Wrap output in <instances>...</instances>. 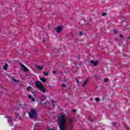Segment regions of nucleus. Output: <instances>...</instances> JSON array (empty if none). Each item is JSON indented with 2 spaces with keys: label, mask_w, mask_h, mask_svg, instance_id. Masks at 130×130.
Instances as JSON below:
<instances>
[{
  "label": "nucleus",
  "mask_w": 130,
  "mask_h": 130,
  "mask_svg": "<svg viewBox=\"0 0 130 130\" xmlns=\"http://www.w3.org/2000/svg\"><path fill=\"white\" fill-rule=\"evenodd\" d=\"M20 67L23 72H28V71H29L28 68H27V67L24 66L22 63H20Z\"/></svg>",
  "instance_id": "nucleus-5"
},
{
  "label": "nucleus",
  "mask_w": 130,
  "mask_h": 130,
  "mask_svg": "<svg viewBox=\"0 0 130 130\" xmlns=\"http://www.w3.org/2000/svg\"><path fill=\"white\" fill-rule=\"evenodd\" d=\"M93 78H94V80H97V79H98L97 75H94Z\"/></svg>",
  "instance_id": "nucleus-20"
},
{
  "label": "nucleus",
  "mask_w": 130,
  "mask_h": 130,
  "mask_svg": "<svg viewBox=\"0 0 130 130\" xmlns=\"http://www.w3.org/2000/svg\"><path fill=\"white\" fill-rule=\"evenodd\" d=\"M90 101H93V99H89Z\"/></svg>",
  "instance_id": "nucleus-30"
},
{
  "label": "nucleus",
  "mask_w": 130,
  "mask_h": 130,
  "mask_svg": "<svg viewBox=\"0 0 130 130\" xmlns=\"http://www.w3.org/2000/svg\"><path fill=\"white\" fill-rule=\"evenodd\" d=\"M106 15H107V13H103L102 14V16H103V17H105V16H106Z\"/></svg>",
  "instance_id": "nucleus-19"
},
{
  "label": "nucleus",
  "mask_w": 130,
  "mask_h": 130,
  "mask_svg": "<svg viewBox=\"0 0 130 130\" xmlns=\"http://www.w3.org/2000/svg\"><path fill=\"white\" fill-rule=\"evenodd\" d=\"M104 82H105V83H107V82H108V79L107 78H105L104 79Z\"/></svg>",
  "instance_id": "nucleus-18"
},
{
  "label": "nucleus",
  "mask_w": 130,
  "mask_h": 130,
  "mask_svg": "<svg viewBox=\"0 0 130 130\" xmlns=\"http://www.w3.org/2000/svg\"><path fill=\"white\" fill-rule=\"evenodd\" d=\"M44 76H45L46 77H47L48 76V73L47 72H43Z\"/></svg>",
  "instance_id": "nucleus-16"
},
{
  "label": "nucleus",
  "mask_w": 130,
  "mask_h": 130,
  "mask_svg": "<svg viewBox=\"0 0 130 130\" xmlns=\"http://www.w3.org/2000/svg\"><path fill=\"white\" fill-rule=\"evenodd\" d=\"M49 130H53V129H49Z\"/></svg>",
  "instance_id": "nucleus-33"
},
{
  "label": "nucleus",
  "mask_w": 130,
  "mask_h": 130,
  "mask_svg": "<svg viewBox=\"0 0 130 130\" xmlns=\"http://www.w3.org/2000/svg\"><path fill=\"white\" fill-rule=\"evenodd\" d=\"M62 87L63 88H66V84H62Z\"/></svg>",
  "instance_id": "nucleus-25"
},
{
  "label": "nucleus",
  "mask_w": 130,
  "mask_h": 130,
  "mask_svg": "<svg viewBox=\"0 0 130 130\" xmlns=\"http://www.w3.org/2000/svg\"><path fill=\"white\" fill-rule=\"evenodd\" d=\"M60 130H69L68 122L72 123L73 119L68 118L65 114H59L57 117Z\"/></svg>",
  "instance_id": "nucleus-1"
},
{
  "label": "nucleus",
  "mask_w": 130,
  "mask_h": 130,
  "mask_svg": "<svg viewBox=\"0 0 130 130\" xmlns=\"http://www.w3.org/2000/svg\"><path fill=\"white\" fill-rule=\"evenodd\" d=\"M8 122H10V120H12V118H9L8 119H7Z\"/></svg>",
  "instance_id": "nucleus-24"
},
{
  "label": "nucleus",
  "mask_w": 130,
  "mask_h": 130,
  "mask_svg": "<svg viewBox=\"0 0 130 130\" xmlns=\"http://www.w3.org/2000/svg\"><path fill=\"white\" fill-rule=\"evenodd\" d=\"M32 89V87L31 86H28L27 88H26V90L27 92H29V90H31Z\"/></svg>",
  "instance_id": "nucleus-15"
},
{
  "label": "nucleus",
  "mask_w": 130,
  "mask_h": 130,
  "mask_svg": "<svg viewBox=\"0 0 130 130\" xmlns=\"http://www.w3.org/2000/svg\"><path fill=\"white\" fill-rule=\"evenodd\" d=\"M12 81H13V82H14V83H17V84L20 83V80H19V79H16L15 78V77H12Z\"/></svg>",
  "instance_id": "nucleus-7"
},
{
  "label": "nucleus",
  "mask_w": 130,
  "mask_h": 130,
  "mask_svg": "<svg viewBox=\"0 0 130 130\" xmlns=\"http://www.w3.org/2000/svg\"><path fill=\"white\" fill-rule=\"evenodd\" d=\"M72 111H73V112H76V110L73 109V110H72Z\"/></svg>",
  "instance_id": "nucleus-29"
},
{
  "label": "nucleus",
  "mask_w": 130,
  "mask_h": 130,
  "mask_svg": "<svg viewBox=\"0 0 130 130\" xmlns=\"http://www.w3.org/2000/svg\"><path fill=\"white\" fill-rule=\"evenodd\" d=\"M8 64L5 63V66H3V70H4V71H7V70H8Z\"/></svg>",
  "instance_id": "nucleus-11"
},
{
  "label": "nucleus",
  "mask_w": 130,
  "mask_h": 130,
  "mask_svg": "<svg viewBox=\"0 0 130 130\" xmlns=\"http://www.w3.org/2000/svg\"><path fill=\"white\" fill-rule=\"evenodd\" d=\"M44 103H45V104L46 105V104H46V103H47V102H44Z\"/></svg>",
  "instance_id": "nucleus-31"
},
{
  "label": "nucleus",
  "mask_w": 130,
  "mask_h": 130,
  "mask_svg": "<svg viewBox=\"0 0 130 130\" xmlns=\"http://www.w3.org/2000/svg\"><path fill=\"white\" fill-rule=\"evenodd\" d=\"M36 68L37 70H39V71H42V70H43V67L39 65H36Z\"/></svg>",
  "instance_id": "nucleus-8"
},
{
  "label": "nucleus",
  "mask_w": 130,
  "mask_h": 130,
  "mask_svg": "<svg viewBox=\"0 0 130 130\" xmlns=\"http://www.w3.org/2000/svg\"><path fill=\"white\" fill-rule=\"evenodd\" d=\"M76 83L77 84V86H79V80L78 79H76Z\"/></svg>",
  "instance_id": "nucleus-23"
},
{
  "label": "nucleus",
  "mask_w": 130,
  "mask_h": 130,
  "mask_svg": "<svg viewBox=\"0 0 130 130\" xmlns=\"http://www.w3.org/2000/svg\"><path fill=\"white\" fill-rule=\"evenodd\" d=\"M16 117H18V114H16Z\"/></svg>",
  "instance_id": "nucleus-32"
},
{
  "label": "nucleus",
  "mask_w": 130,
  "mask_h": 130,
  "mask_svg": "<svg viewBox=\"0 0 130 130\" xmlns=\"http://www.w3.org/2000/svg\"><path fill=\"white\" fill-rule=\"evenodd\" d=\"M34 52L36 55H37V54H38V50L37 49H35Z\"/></svg>",
  "instance_id": "nucleus-14"
},
{
  "label": "nucleus",
  "mask_w": 130,
  "mask_h": 130,
  "mask_svg": "<svg viewBox=\"0 0 130 130\" xmlns=\"http://www.w3.org/2000/svg\"><path fill=\"white\" fill-rule=\"evenodd\" d=\"M126 129L127 130H130L129 127H128V126H126Z\"/></svg>",
  "instance_id": "nucleus-26"
},
{
  "label": "nucleus",
  "mask_w": 130,
  "mask_h": 130,
  "mask_svg": "<svg viewBox=\"0 0 130 130\" xmlns=\"http://www.w3.org/2000/svg\"><path fill=\"white\" fill-rule=\"evenodd\" d=\"M52 73H53V74H56V71H53L52 72Z\"/></svg>",
  "instance_id": "nucleus-27"
},
{
  "label": "nucleus",
  "mask_w": 130,
  "mask_h": 130,
  "mask_svg": "<svg viewBox=\"0 0 130 130\" xmlns=\"http://www.w3.org/2000/svg\"><path fill=\"white\" fill-rule=\"evenodd\" d=\"M120 37H121V36H122V35H120Z\"/></svg>",
  "instance_id": "nucleus-34"
},
{
  "label": "nucleus",
  "mask_w": 130,
  "mask_h": 130,
  "mask_svg": "<svg viewBox=\"0 0 130 130\" xmlns=\"http://www.w3.org/2000/svg\"><path fill=\"white\" fill-rule=\"evenodd\" d=\"M40 80L43 82V83H46V78L43 77L40 78Z\"/></svg>",
  "instance_id": "nucleus-12"
},
{
  "label": "nucleus",
  "mask_w": 130,
  "mask_h": 130,
  "mask_svg": "<svg viewBox=\"0 0 130 130\" xmlns=\"http://www.w3.org/2000/svg\"><path fill=\"white\" fill-rule=\"evenodd\" d=\"M113 32H114V34H116V33H117V30L114 29V30H113Z\"/></svg>",
  "instance_id": "nucleus-22"
},
{
  "label": "nucleus",
  "mask_w": 130,
  "mask_h": 130,
  "mask_svg": "<svg viewBox=\"0 0 130 130\" xmlns=\"http://www.w3.org/2000/svg\"><path fill=\"white\" fill-rule=\"evenodd\" d=\"M79 36H81V35H83V32H82V31H79Z\"/></svg>",
  "instance_id": "nucleus-21"
},
{
  "label": "nucleus",
  "mask_w": 130,
  "mask_h": 130,
  "mask_svg": "<svg viewBox=\"0 0 130 130\" xmlns=\"http://www.w3.org/2000/svg\"><path fill=\"white\" fill-rule=\"evenodd\" d=\"M55 30H56V31L57 32V33H60L62 31V26H57L55 28Z\"/></svg>",
  "instance_id": "nucleus-4"
},
{
  "label": "nucleus",
  "mask_w": 130,
  "mask_h": 130,
  "mask_svg": "<svg viewBox=\"0 0 130 130\" xmlns=\"http://www.w3.org/2000/svg\"><path fill=\"white\" fill-rule=\"evenodd\" d=\"M89 62L91 64H93L94 67H96L97 64H98V61H95L94 60H90Z\"/></svg>",
  "instance_id": "nucleus-6"
},
{
  "label": "nucleus",
  "mask_w": 130,
  "mask_h": 130,
  "mask_svg": "<svg viewBox=\"0 0 130 130\" xmlns=\"http://www.w3.org/2000/svg\"><path fill=\"white\" fill-rule=\"evenodd\" d=\"M28 98H29V99H30V100L32 102L35 101V99H34V98H32L31 95H28Z\"/></svg>",
  "instance_id": "nucleus-13"
},
{
  "label": "nucleus",
  "mask_w": 130,
  "mask_h": 130,
  "mask_svg": "<svg viewBox=\"0 0 130 130\" xmlns=\"http://www.w3.org/2000/svg\"><path fill=\"white\" fill-rule=\"evenodd\" d=\"M35 85L37 88H38L41 92H42L43 93H45V92H46V89L44 88V85H43L40 81H36Z\"/></svg>",
  "instance_id": "nucleus-2"
},
{
  "label": "nucleus",
  "mask_w": 130,
  "mask_h": 130,
  "mask_svg": "<svg viewBox=\"0 0 130 130\" xmlns=\"http://www.w3.org/2000/svg\"><path fill=\"white\" fill-rule=\"evenodd\" d=\"M100 101V99L99 98H95V102H99Z\"/></svg>",
  "instance_id": "nucleus-17"
},
{
  "label": "nucleus",
  "mask_w": 130,
  "mask_h": 130,
  "mask_svg": "<svg viewBox=\"0 0 130 130\" xmlns=\"http://www.w3.org/2000/svg\"><path fill=\"white\" fill-rule=\"evenodd\" d=\"M40 99H41V102H42V101H43V100H46V96L45 95H42L40 98Z\"/></svg>",
  "instance_id": "nucleus-10"
},
{
  "label": "nucleus",
  "mask_w": 130,
  "mask_h": 130,
  "mask_svg": "<svg viewBox=\"0 0 130 130\" xmlns=\"http://www.w3.org/2000/svg\"><path fill=\"white\" fill-rule=\"evenodd\" d=\"M28 115L30 118H36L37 112L36 110L34 109H31L29 112H28Z\"/></svg>",
  "instance_id": "nucleus-3"
},
{
  "label": "nucleus",
  "mask_w": 130,
  "mask_h": 130,
  "mask_svg": "<svg viewBox=\"0 0 130 130\" xmlns=\"http://www.w3.org/2000/svg\"><path fill=\"white\" fill-rule=\"evenodd\" d=\"M45 40H46V39L45 38L43 40V42H44L45 41Z\"/></svg>",
  "instance_id": "nucleus-28"
},
{
  "label": "nucleus",
  "mask_w": 130,
  "mask_h": 130,
  "mask_svg": "<svg viewBox=\"0 0 130 130\" xmlns=\"http://www.w3.org/2000/svg\"><path fill=\"white\" fill-rule=\"evenodd\" d=\"M88 82H89V78H87L85 81L83 82V86H86L87 84H88Z\"/></svg>",
  "instance_id": "nucleus-9"
}]
</instances>
